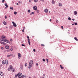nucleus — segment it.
Returning <instances> with one entry per match:
<instances>
[{"label": "nucleus", "mask_w": 78, "mask_h": 78, "mask_svg": "<svg viewBox=\"0 0 78 78\" xmlns=\"http://www.w3.org/2000/svg\"><path fill=\"white\" fill-rule=\"evenodd\" d=\"M18 77L19 78H21L22 76V74L21 73H19L17 74Z\"/></svg>", "instance_id": "1"}, {"label": "nucleus", "mask_w": 78, "mask_h": 78, "mask_svg": "<svg viewBox=\"0 0 78 78\" xmlns=\"http://www.w3.org/2000/svg\"><path fill=\"white\" fill-rule=\"evenodd\" d=\"M1 41L4 42H6L9 44L10 43V42H9V40L6 39L1 40Z\"/></svg>", "instance_id": "2"}, {"label": "nucleus", "mask_w": 78, "mask_h": 78, "mask_svg": "<svg viewBox=\"0 0 78 78\" xmlns=\"http://www.w3.org/2000/svg\"><path fill=\"white\" fill-rule=\"evenodd\" d=\"M12 23L13 24L14 27H17V25L16 24V23H14V22H12Z\"/></svg>", "instance_id": "3"}, {"label": "nucleus", "mask_w": 78, "mask_h": 78, "mask_svg": "<svg viewBox=\"0 0 78 78\" xmlns=\"http://www.w3.org/2000/svg\"><path fill=\"white\" fill-rule=\"evenodd\" d=\"M33 9L34 10L36 11L37 10V7L36 6H34L33 7Z\"/></svg>", "instance_id": "4"}, {"label": "nucleus", "mask_w": 78, "mask_h": 78, "mask_svg": "<svg viewBox=\"0 0 78 78\" xmlns=\"http://www.w3.org/2000/svg\"><path fill=\"white\" fill-rule=\"evenodd\" d=\"M18 58L19 59H20V57H21V54H20V53H18Z\"/></svg>", "instance_id": "5"}, {"label": "nucleus", "mask_w": 78, "mask_h": 78, "mask_svg": "<svg viewBox=\"0 0 78 78\" xmlns=\"http://www.w3.org/2000/svg\"><path fill=\"white\" fill-rule=\"evenodd\" d=\"M0 75L1 76H3V75H4V74H3V73L2 72H0Z\"/></svg>", "instance_id": "6"}, {"label": "nucleus", "mask_w": 78, "mask_h": 78, "mask_svg": "<svg viewBox=\"0 0 78 78\" xmlns=\"http://www.w3.org/2000/svg\"><path fill=\"white\" fill-rule=\"evenodd\" d=\"M5 37H5V36H2V39H1V40H3V39H5Z\"/></svg>", "instance_id": "7"}, {"label": "nucleus", "mask_w": 78, "mask_h": 78, "mask_svg": "<svg viewBox=\"0 0 78 78\" xmlns=\"http://www.w3.org/2000/svg\"><path fill=\"white\" fill-rule=\"evenodd\" d=\"M33 61L32 60L30 61L29 62V65H31L33 63Z\"/></svg>", "instance_id": "8"}, {"label": "nucleus", "mask_w": 78, "mask_h": 78, "mask_svg": "<svg viewBox=\"0 0 78 78\" xmlns=\"http://www.w3.org/2000/svg\"><path fill=\"white\" fill-rule=\"evenodd\" d=\"M5 5L6 6V7H5V8L7 9V8H8V5H7V4H6V3H5Z\"/></svg>", "instance_id": "9"}, {"label": "nucleus", "mask_w": 78, "mask_h": 78, "mask_svg": "<svg viewBox=\"0 0 78 78\" xmlns=\"http://www.w3.org/2000/svg\"><path fill=\"white\" fill-rule=\"evenodd\" d=\"M73 13L75 15H76L77 14V12L76 11H75Z\"/></svg>", "instance_id": "10"}, {"label": "nucleus", "mask_w": 78, "mask_h": 78, "mask_svg": "<svg viewBox=\"0 0 78 78\" xmlns=\"http://www.w3.org/2000/svg\"><path fill=\"white\" fill-rule=\"evenodd\" d=\"M11 56H13V55H12V54H10V55H8L7 56V57H9Z\"/></svg>", "instance_id": "11"}, {"label": "nucleus", "mask_w": 78, "mask_h": 78, "mask_svg": "<svg viewBox=\"0 0 78 78\" xmlns=\"http://www.w3.org/2000/svg\"><path fill=\"white\" fill-rule=\"evenodd\" d=\"M48 10L47 9H45L44 10V12L46 13H47L48 12Z\"/></svg>", "instance_id": "12"}, {"label": "nucleus", "mask_w": 78, "mask_h": 78, "mask_svg": "<svg viewBox=\"0 0 78 78\" xmlns=\"http://www.w3.org/2000/svg\"><path fill=\"white\" fill-rule=\"evenodd\" d=\"M5 48L6 49H8V48H9V47L8 46H5Z\"/></svg>", "instance_id": "13"}, {"label": "nucleus", "mask_w": 78, "mask_h": 78, "mask_svg": "<svg viewBox=\"0 0 78 78\" xmlns=\"http://www.w3.org/2000/svg\"><path fill=\"white\" fill-rule=\"evenodd\" d=\"M5 62H6L5 61H2V63L3 65L5 64Z\"/></svg>", "instance_id": "14"}, {"label": "nucleus", "mask_w": 78, "mask_h": 78, "mask_svg": "<svg viewBox=\"0 0 78 78\" xmlns=\"http://www.w3.org/2000/svg\"><path fill=\"white\" fill-rule=\"evenodd\" d=\"M31 65H29V66L28 68L29 69H30L31 68Z\"/></svg>", "instance_id": "15"}, {"label": "nucleus", "mask_w": 78, "mask_h": 78, "mask_svg": "<svg viewBox=\"0 0 78 78\" xmlns=\"http://www.w3.org/2000/svg\"><path fill=\"white\" fill-rule=\"evenodd\" d=\"M27 40L28 41V43L29 45H30V40L28 39Z\"/></svg>", "instance_id": "16"}, {"label": "nucleus", "mask_w": 78, "mask_h": 78, "mask_svg": "<svg viewBox=\"0 0 78 78\" xmlns=\"http://www.w3.org/2000/svg\"><path fill=\"white\" fill-rule=\"evenodd\" d=\"M3 24L5 25H6V22H5L4 21L3 22Z\"/></svg>", "instance_id": "17"}, {"label": "nucleus", "mask_w": 78, "mask_h": 78, "mask_svg": "<svg viewBox=\"0 0 78 78\" xmlns=\"http://www.w3.org/2000/svg\"><path fill=\"white\" fill-rule=\"evenodd\" d=\"M12 71L13 72H15V69L12 68Z\"/></svg>", "instance_id": "18"}, {"label": "nucleus", "mask_w": 78, "mask_h": 78, "mask_svg": "<svg viewBox=\"0 0 78 78\" xmlns=\"http://www.w3.org/2000/svg\"><path fill=\"white\" fill-rule=\"evenodd\" d=\"M10 69H12V66L11 65H10Z\"/></svg>", "instance_id": "19"}, {"label": "nucleus", "mask_w": 78, "mask_h": 78, "mask_svg": "<svg viewBox=\"0 0 78 78\" xmlns=\"http://www.w3.org/2000/svg\"><path fill=\"white\" fill-rule=\"evenodd\" d=\"M58 5L59 6H62V5L61 3H59Z\"/></svg>", "instance_id": "20"}, {"label": "nucleus", "mask_w": 78, "mask_h": 78, "mask_svg": "<svg viewBox=\"0 0 78 78\" xmlns=\"http://www.w3.org/2000/svg\"><path fill=\"white\" fill-rule=\"evenodd\" d=\"M5 62H6L5 64H7L8 63V60H6L5 61Z\"/></svg>", "instance_id": "21"}, {"label": "nucleus", "mask_w": 78, "mask_h": 78, "mask_svg": "<svg viewBox=\"0 0 78 78\" xmlns=\"http://www.w3.org/2000/svg\"><path fill=\"white\" fill-rule=\"evenodd\" d=\"M20 66H21V68L23 69V65H22V64H21L20 65Z\"/></svg>", "instance_id": "22"}, {"label": "nucleus", "mask_w": 78, "mask_h": 78, "mask_svg": "<svg viewBox=\"0 0 78 78\" xmlns=\"http://www.w3.org/2000/svg\"><path fill=\"white\" fill-rule=\"evenodd\" d=\"M74 39H75V40H76V41H78V40L77 39V38L76 37L74 38Z\"/></svg>", "instance_id": "23"}, {"label": "nucleus", "mask_w": 78, "mask_h": 78, "mask_svg": "<svg viewBox=\"0 0 78 78\" xmlns=\"http://www.w3.org/2000/svg\"><path fill=\"white\" fill-rule=\"evenodd\" d=\"M23 78H27L26 77V75H23Z\"/></svg>", "instance_id": "24"}, {"label": "nucleus", "mask_w": 78, "mask_h": 78, "mask_svg": "<svg viewBox=\"0 0 78 78\" xmlns=\"http://www.w3.org/2000/svg\"><path fill=\"white\" fill-rule=\"evenodd\" d=\"M10 9H12V10H13V7H12L10 8Z\"/></svg>", "instance_id": "25"}, {"label": "nucleus", "mask_w": 78, "mask_h": 78, "mask_svg": "<svg viewBox=\"0 0 78 78\" xmlns=\"http://www.w3.org/2000/svg\"><path fill=\"white\" fill-rule=\"evenodd\" d=\"M37 1H38L37 0H34V2H37Z\"/></svg>", "instance_id": "26"}, {"label": "nucleus", "mask_w": 78, "mask_h": 78, "mask_svg": "<svg viewBox=\"0 0 78 78\" xmlns=\"http://www.w3.org/2000/svg\"><path fill=\"white\" fill-rule=\"evenodd\" d=\"M60 66L61 68L62 69H63V67H62V66L61 65H60Z\"/></svg>", "instance_id": "27"}, {"label": "nucleus", "mask_w": 78, "mask_h": 78, "mask_svg": "<svg viewBox=\"0 0 78 78\" xmlns=\"http://www.w3.org/2000/svg\"><path fill=\"white\" fill-rule=\"evenodd\" d=\"M1 43L2 44H4V42H1Z\"/></svg>", "instance_id": "28"}, {"label": "nucleus", "mask_w": 78, "mask_h": 78, "mask_svg": "<svg viewBox=\"0 0 78 78\" xmlns=\"http://www.w3.org/2000/svg\"><path fill=\"white\" fill-rule=\"evenodd\" d=\"M52 3L53 4H54L55 2H54V1L53 0H52Z\"/></svg>", "instance_id": "29"}, {"label": "nucleus", "mask_w": 78, "mask_h": 78, "mask_svg": "<svg viewBox=\"0 0 78 78\" xmlns=\"http://www.w3.org/2000/svg\"><path fill=\"white\" fill-rule=\"evenodd\" d=\"M17 12H14V14H15L16 15V14H17Z\"/></svg>", "instance_id": "30"}, {"label": "nucleus", "mask_w": 78, "mask_h": 78, "mask_svg": "<svg viewBox=\"0 0 78 78\" xmlns=\"http://www.w3.org/2000/svg\"><path fill=\"white\" fill-rule=\"evenodd\" d=\"M31 12V11L29 9L28 10V12L29 13H30V12Z\"/></svg>", "instance_id": "31"}, {"label": "nucleus", "mask_w": 78, "mask_h": 78, "mask_svg": "<svg viewBox=\"0 0 78 78\" xmlns=\"http://www.w3.org/2000/svg\"><path fill=\"white\" fill-rule=\"evenodd\" d=\"M39 10H37V13H39Z\"/></svg>", "instance_id": "32"}, {"label": "nucleus", "mask_w": 78, "mask_h": 78, "mask_svg": "<svg viewBox=\"0 0 78 78\" xmlns=\"http://www.w3.org/2000/svg\"><path fill=\"white\" fill-rule=\"evenodd\" d=\"M46 61H47V63H48V61H49L48 60V59H47V58H46Z\"/></svg>", "instance_id": "33"}, {"label": "nucleus", "mask_w": 78, "mask_h": 78, "mask_svg": "<svg viewBox=\"0 0 78 78\" xmlns=\"http://www.w3.org/2000/svg\"><path fill=\"white\" fill-rule=\"evenodd\" d=\"M17 76H17V74H16V75H15V77L17 78Z\"/></svg>", "instance_id": "34"}, {"label": "nucleus", "mask_w": 78, "mask_h": 78, "mask_svg": "<svg viewBox=\"0 0 78 78\" xmlns=\"http://www.w3.org/2000/svg\"><path fill=\"white\" fill-rule=\"evenodd\" d=\"M68 20H71V19L70 17H69L68 18Z\"/></svg>", "instance_id": "35"}, {"label": "nucleus", "mask_w": 78, "mask_h": 78, "mask_svg": "<svg viewBox=\"0 0 78 78\" xmlns=\"http://www.w3.org/2000/svg\"><path fill=\"white\" fill-rule=\"evenodd\" d=\"M41 45L42 46H43V47H44V44H41Z\"/></svg>", "instance_id": "36"}, {"label": "nucleus", "mask_w": 78, "mask_h": 78, "mask_svg": "<svg viewBox=\"0 0 78 78\" xmlns=\"http://www.w3.org/2000/svg\"><path fill=\"white\" fill-rule=\"evenodd\" d=\"M27 66V64L25 63V67H26V66Z\"/></svg>", "instance_id": "37"}, {"label": "nucleus", "mask_w": 78, "mask_h": 78, "mask_svg": "<svg viewBox=\"0 0 78 78\" xmlns=\"http://www.w3.org/2000/svg\"><path fill=\"white\" fill-rule=\"evenodd\" d=\"M10 41H11L12 42V39H10Z\"/></svg>", "instance_id": "38"}, {"label": "nucleus", "mask_w": 78, "mask_h": 78, "mask_svg": "<svg viewBox=\"0 0 78 78\" xmlns=\"http://www.w3.org/2000/svg\"><path fill=\"white\" fill-rule=\"evenodd\" d=\"M42 60L43 62H45V60L44 59V58Z\"/></svg>", "instance_id": "39"}, {"label": "nucleus", "mask_w": 78, "mask_h": 78, "mask_svg": "<svg viewBox=\"0 0 78 78\" xmlns=\"http://www.w3.org/2000/svg\"><path fill=\"white\" fill-rule=\"evenodd\" d=\"M61 28H62V29H63V26H62L61 27Z\"/></svg>", "instance_id": "40"}, {"label": "nucleus", "mask_w": 78, "mask_h": 78, "mask_svg": "<svg viewBox=\"0 0 78 78\" xmlns=\"http://www.w3.org/2000/svg\"><path fill=\"white\" fill-rule=\"evenodd\" d=\"M4 2H5V0H2V2L3 3Z\"/></svg>", "instance_id": "41"}, {"label": "nucleus", "mask_w": 78, "mask_h": 78, "mask_svg": "<svg viewBox=\"0 0 78 78\" xmlns=\"http://www.w3.org/2000/svg\"><path fill=\"white\" fill-rule=\"evenodd\" d=\"M1 48V49H2V50H3V49L4 48L3 47H2Z\"/></svg>", "instance_id": "42"}, {"label": "nucleus", "mask_w": 78, "mask_h": 78, "mask_svg": "<svg viewBox=\"0 0 78 78\" xmlns=\"http://www.w3.org/2000/svg\"><path fill=\"white\" fill-rule=\"evenodd\" d=\"M22 46H25V45L23 44H22L21 45Z\"/></svg>", "instance_id": "43"}, {"label": "nucleus", "mask_w": 78, "mask_h": 78, "mask_svg": "<svg viewBox=\"0 0 78 78\" xmlns=\"http://www.w3.org/2000/svg\"><path fill=\"white\" fill-rule=\"evenodd\" d=\"M74 24H75V25H77V23H75Z\"/></svg>", "instance_id": "44"}, {"label": "nucleus", "mask_w": 78, "mask_h": 78, "mask_svg": "<svg viewBox=\"0 0 78 78\" xmlns=\"http://www.w3.org/2000/svg\"><path fill=\"white\" fill-rule=\"evenodd\" d=\"M5 19H7V17L6 16H5Z\"/></svg>", "instance_id": "45"}, {"label": "nucleus", "mask_w": 78, "mask_h": 78, "mask_svg": "<svg viewBox=\"0 0 78 78\" xmlns=\"http://www.w3.org/2000/svg\"><path fill=\"white\" fill-rule=\"evenodd\" d=\"M22 32H25V31H24V29H23V30H22Z\"/></svg>", "instance_id": "46"}, {"label": "nucleus", "mask_w": 78, "mask_h": 78, "mask_svg": "<svg viewBox=\"0 0 78 78\" xmlns=\"http://www.w3.org/2000/svg\"><path fill=\"white\" fill-rule=\"evenodd\" d=\"M10 70V68H8V71H9Z\"/></svg>", "instance_id": "47"}, {"label": "nucleus", "mask_w": 78, "mask_h": 78, "mask_svg": "<svg viewBox=\"0 0 78 78\" xmlns=\"http://www.w3.org/2000/svg\"><path fill=\"white\" fill-rule=\"evenodd\" d=\"M32 14L33 15H34V12H32Z\"/></svg>", "instance_id": "48"}, {"label": "nucleus", "mask_w": 78, "mask_h": 78, "mask_svg": "<svg viewBox=\"0 0 78 78\" xmlns=\"http://www.w3.org/2000/svg\"><path fill=\"white\" fill-rule=\"evenodd\" d=\"M29 2H31V0H29Z\"/></svg>", "instance_id": "49"}, {"label": "nucleus", "mask_w": 78, "mask_h": 78, "mask_svg": "<svg viewBox=\"0 0 78 78\" xmlns=\"http://www.w3.org/2000/svg\"><path fill=\"white\" fill-rule=\"evenodd\" d=\"M33 51H34V52H35L36 51V50L35 49H33Z\"/></svg>", "instance_id": "50"}, {"label": "nucleus", "mask_w": 78, "mask_h": 78, "mask_svg": "<svg viewBox=\"0 0 78 78\" xmlns=\"http://www.w3.org/2000/svg\"><path fill=\"white\" fill-rule=\"evenodd\" d=\"M41 0L42 1V2H44V0Z\"/></svg>", "instance_id": "51"}, {"label": "nucleus", "mask_w": 78, "mask_h": 78, "mask_svg": "<svg viewBox=\"0 0 78 78\" xmlns=\"http://www.w3.org/2000/svg\"><path fill=\"white\" fill-rule=\"evenodd\" d=\"M36 65L38 66V64L37 63L36 64Z\"/></svg>", "instance_id": "52"}, {"label": "nucleus", "mask_w": 78, "mask_h": 78, "mask_svg": "<svg viewBox=\"0 0 78 78\" xmlns=\"http://www.w3.org/2000/svg\"><path fill=\"white\" fill-rule=\"evenodd\" d=\"M9 50H8L7 51L8 52L9 51Z\"/></svg>", "instance_id": "53"}, {"label": "nucleus", "mask_w": 78, "mask_h": 78, "mask_svg": "<svg viewBox=\"0 0 78 78\" xmlns=\"http://www.w3.org/2000/svg\"><path fill=\"white\" fill-rule=\"evenodd\" d=\"M27 38L28 39H29V38H30V37H29L28 36L27 37Z\"/></svg>", "instance_id": "54"}, {"label": "nucleus", "mask_w": 78, "mask_h": 78, "mask_svg": "<svg viewBox=\"0 0 78 78\" xmlns=\"http://www.w3.org/2000/svg\"><path fill=\"white\" fill-rule=\"evenodd\" d=\"M6 44V43L4 42V45H5Z\"/></svg>", "instance_id": "55"}, {"label": "nucleus", "mask_w": 78, "mask_h": 78, "mask_svg": "<svg viewBox=\"0 0 78 78\" xmlns=\"http://www.w3.org/2000/svg\"><path fill=\"white\" fill-rule=\"evenodd\" d=\"M76 28L75 27L74 28V29L75 30H76Z\"/></svg>", "instance_id": "56"}, {"label": "nucleus", "mask_w": 78, "mask_h": 78, "mask_svg": "<svg viewBox=\"0 0 78 78\" xmlns=\"http://www.w3.org/2000/svg\"><path fill=\"white\" fill-rule=\"evenodd\" d=\"M19 3L20 4L21 3V2H20V1H19Z\"/></svg>", "instance_id": "57"}, {"label": "nucleus", "mask_w": 78, "mask_h": 78, "mask_svg": "<svg viewBox=\"0 0 78 78\" xmlns=\"http://www.w3.org/2000/svg\"><path fill=\"white\" fill-rule=\"evenodd\" d=\"M58 21L57 20L56 21V23H58Z\"/></svg>", "instance_id": "58"}, {"label": "nucleus", "mask_w": 78, "mask_h": 78, "mask_svg": "<svg viewBox=\"0 0 78 78\" xmlns=\"http://www.w3.org/2000/svg\"><path fill=\"white\" fill-rule=\"evenodd\" d=\"M12 50H13V49H12V48H11V49H10V50H11V51H12Z\"/></svg>", "instance_id": "59"}, {"label": "nucleus", "mask_w": 78, "mask_h": 78, "mask_svg": "<svg viewBox=\"0 0 78 78\" xmlns=\"http://www.w3.org/2000/svg\"><path fill=\"white\" fill-rule=\"evenodd\" d=\"M16 5H19V4H18V3H16Z\"/></svg>", "instance_id": "60"}, {"label": "nucleus", "mask_w": 78, "mask_h": 78, "mask_svg": "<svg viewBox=\"0 0 78 78\" xmlns=\"http://www.w3.org/2000/svg\"><path fill=\"white\" fill-rule=\"evenodd\" d=\"M51 21V19H50V21Z\"/></svg>", "instance_id": "61"}, {"label": "nucleus", "mask_w": 78, "mask_h": 78, "mask_svg": "<svg viewBox=\"0 0 78 78\" xmlns=\"http://www.w3.org/2000/svg\"><path fill=\"white\" fill-rule=\"evenodd\" d=\"M72 20H73V21L75 20H74V19H73Z\"/></svg>", "instance_id": "62"}, {"label": "nucleus", "mask_w": 78, "mask_h": 78, "mask_svg": "<svg viewBox=\"0 0 78 78\" xmlns=\"http://www.w3.org/2000/svg\"><path fill=\"white\" fill-rule=\"evenodd\" d=\"M72 25H74V24L73 23L72 24Z\"/></svg>", "instance_id": "63"}, {"label": "nucleus", "mask_w": 78, "mask_h": 78, "mask_svg": "<svg viewBox=\"0 0 78 78\" xmlns=\"http://www.w3.org/2000/svg\"><path fill=\"white\" fill-rule=\"evenodd\" d=\"M45 76V75L44 74H43V76Z\"/></svg>", "instance_id": "64"}]
</instances>
